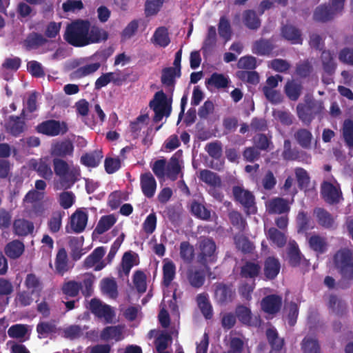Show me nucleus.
<instances>
[{
  "mask_svg": "<svg viewBox=\"0 0 353 353\" xmlns=\"http://www.w3.org/2000/svg\"><path fill=\"white\" fill-rule=\"evenodd\" d=\"M74 145L69 139H65L52 143L50 154L54 174L59 178L60 183L65 190L71 188L80 180L81 170L77 165H69L64 160L74 155Z\"/></svg>",
  "mask_w": 353,
  "mask_h": 353,
  "instance_id": "nucleus-1",
  "label": "nucleus"
},
{
  "mask_svg": "<svg viewBox=\"0 0 353 353\" xmlns=\"http://www.w3.org/2000/svg\"><path fill=\"white\" fill-rule=\"evenodd\" d=\"M88 28V20H74L67 26L63 38L68 43L74 47L86 46Z\"/></svg>",
  "mask_w": 353,
  "mask_h": 353,
  "instance_id": "nucleus-2",
  "label": "nucleus"
},
{
  "mask_svg": "<svg viewBox=\"0 0 353 353\" xmlns=\"http://www.w3.org/2000/svg\"><path fill=\"white\" fill-rule=\"evenodd\" d=\"M324 110L323 102L307 94L304 102L296 105L299 119L306 125H310L316 117H321Z\"/></svg>",
  "mask_w": 353,
  "mask_h": 353,
  "instance_id": "nucleus-3",
  "label": "nucleus"
},
{
  "mask_svg": "<svg viewBox=\"0 0 353 353\" xmlns=\"http://www.w3.org/2000/svg\"><path fill=\"white\" fill-rule=\"evenodd\" d=\"M334 268L341 276V278L353 280V250L348 248H341L332 257Z\"/></svg>",
  "mask_w": 353,
  "mask_h": 353,
  "instance_id": "nucleus-4",
  "label": "nucleus"
},
{
  "mask_svg": "<svg viewBox=\"0 0 353 353\" xmlns=\"http://www.w3.org/2000/svg\"><path fill=\"white\" fill-rule=\"evenodd\" d=\"M94 276L91 274H85L81 281H69L65 282L61 288L63 293L70 297L77 296L79 292L85 296L89 297L93 292Z\"/></svg>",
  "mask_w": 353,
  "mask_h": 353,
  "instance_id": "nucleus-5",
  "label": "nucleus"
},
{
  "mask_svg": "<svg viewBox=\"0 0 353 353\" xmlns=\"http://www.w3.org/2000/svg\"><path fill=\"white\" fill-rule=\"evenodd\" d=\"M172 97L168 98L163 90L157 92L149 103L150 108L154 112L153 122L159 123L163 117H170L172 112Z\"/></svg>",
  "mask_w": 353,
  "mask_h": 353,
  "instance_id": "nucleus-6",
  "label": "nucleus"
},
{
  "mask_svg": "<svg viewBox=\"0 0 353 353\" xmlns=\"http://www.w3.org/2000/svg\"><path fill=\"white\" fill-rule=\"evenodd\" d=\"M232 194L234 200L242 205L248 214L256 212L255 196L252 192L245 190L243 186L234 185L232 188Z\"/></svg>",
  "mask_w": 353,
  "mask_h": 353,
  "instance_id": "nucleus-7",
  "label": "nucleus"
},
{
  "mask_svg": "<svg viewBox=\"0 0 353 353\" xmlns=\"http://www.w3.org/2000/svg\"><path fill=\"white\" fill-rule=\"evenodd\" d=\"M214 300L216 304L225 306L234 300L236 290L232 283L217 282L214 284Z\"/></svg>",
  "mask_w": 353,
  "mask_h": 353,
  "instance_id": "nucleus-8",
  "label": "nucleus"
},
{
  "mask_svg": "<svg viewBox=\"0 0 353 353\" xmlns=\"http://www.w3.org/2000/svg\"><path fill=\"white\" fill-rule=\"evenodd\" d=\"M36 131L48 137H57L63 135L68 131V124L65 121L54 119H48L39 123Z\"/></svg>",
  "mask_w": 353,
  "mask_h": 353,
  "instance_id": "nucleus-9",
  "label": "nucleus"
},
{
  "mask_svg": "<svg viewBox=\"0 0 353 353\" xmlns=\"http://www.w3.org/2000/svg\"><path fill=\"white\" fill-rule=\"evenodd\" d=\"M216 245L212 238L205 237L199 243L198 261L202 265L216 261Z\"/></svg>",
  "mask_w": 353,
  "mask_h": 353,
  "instance_id": "nucleus-10",
  "label": "nucleus"
},
{
  "mask_svg": "<svg viewBox=\"0 0 353 353\" xmlns=\"http://www.w3.org/2000/svg\"><path fill=\"white\" fill-rule=\"evenodd\" d=\"M326 305L330 313L337 317L343 318L348 314L347 303L342 297L335 294H330L328 296Z\"/></svg>",
  "mask_w": 353,
  "mask_h": 353,
  "instance_id": "nucleus-11",
  "label": "nucleus"
},
{
  "mask_svg": "<svg viewBox=\"0 0 353 353\" xmlns=\"http://www.w3.org/2000/svg\"><path fill=\"white\" fill-rule=\"evenodd\" d=\"M282 157L285 161L307 162L311 157L305 152L299 150L296 147L292 148V143L289 139H285L283 143Z\"/></svg>",
  "mask_w": 353,
  "mask_h": 353,
  "instance_id": "nucleus-12",
  "label": "nucleus"
},
{
  "mask_svg": "<svg viewBox=\"0 0 353 353\" xmlns=\"http://www.w3.org/2000/svg\"><path fill=\"white\" fill-rule=\"evenodd\" d=\"M321 194L323 200L330 205L337 204L343 199L340 187H336L328 181L321 183Z\"/></svg>",
  "mask_w": 353,
  "mask_h": 353,
  "instance_id": "nucleus-13",
  "label": "nucleus"
},
{
  "mask_svg": "<svg viewBox=\"0 0 353 353\" xmlns=\"http://www.w3.org/2000/svg\"><path fill=\"white\" fill-rule=\"evenodd\" d=\"M90 310L98 318H103L106 322L111 323L114 316V311L111 307L96 298L92 299L90 302Z\"/></svg>",
  "mask_w": 353,
  "mask_h": 353,
  "instance_id": "nucleus-14",
  "label": "nucleus"
},
{
  "mask_svg": "<svg viewBox=\"0 0 353 353\" xmlns=\"http://www.w3.org/2000/svg\"><path fill=\"white\" fill-rule=\"evenodd\" d=\"M282 297L277 294H270L263 297L261 302L262 310L268 314H276L281 308Z\"/></svg>",
  "mask_w": 353,
  "mask_h": 353,
  "instance_id": "nucleus-15",
  "label": "nucleus"
},
{
  "mask_svg": "<svg viewBox=\"0 0 353 353\" xmlns=\"http://www.w3.org/2000/svg\"><path fill=\"white\" fill-rule=\"evenodd\" d=\"M50 43H52V41L46 38L42 34L32 32L26 36L23 45L27 50H37Z\"/></svg>",
  "mask_w": 353,
  "mask_h": 353,
  "instance_id": "nucleus-16",
  "label": "nucleus"
},
{
  "mask_svg": "<svg viewBox=\"0 0 353 353\" xmlns=\"http://www.w3.org/2000/svg\"><path fill=\"white\" fill-rule=\"evenodd\" d=\"M105 253V250L103 247H98L95 248L90 254H89L84 260V267L86 268H91L97 265L94 270L99 271L105 267L103 262L101 260Z\"/></svg>",
  "mask_w": 353,
  "mask_h": 353,
  "instance_id": "nucleus-17",
  "label": "nucleus"
},
{
  "mask_svg": "<svg viewBox=\"0 0 353 353\" xmlns=\"http://www.w3.org/2000/svg\"><path fill=\"white\" fill-rule=\"evenodd\" d=\"M265 335L268 343L271 347L269 353H285L283 351L285 345V340L283 338L279 337L276 329L274 327H269L265 331Z\"/></svg>",
  "mask_w": 353,
  "mask_h": 353,
  "instance_id": "nucleus-18",
  "label": "nucleus"
},
{
  "mask_svg": "<svg viewBox=\"0 0 353 353\" xmlns=\"http://www.w3.org/2000/svg\"><path fill=\"white\" fill-rule=\"evenodd\" d=\"M88 214L83 210H77L70 216V227L72 230L77 234L83 232L87 225Z\"/></svg>",
  "mask_w": 353,
  "mask_h": 353,
  "instance_id": "nucleus-19",
  "label": "nucleus"
},
{
  "mask_svg": "<svg viewBox=\"0 0 353 353\" xmlns=\"http://www.w3.org/2000/svg\"><path fill=\"white\" fill-rule=\"evenodd\" d=\"M140 185L143 195L148 198H152L157 190V181L151 172H148L141 174Z\"/></svg>",
  "mask_w": 353,
  "mask_h": 353,
  "instance_id": "nucleus-20",
  "label": "nucleus"
},
{
  "mask_svg": "<svg viewBox=\"0 0 353 353\" xmlns=\"http://www.w3.org/2000/svg\"><path fill=\"white\" fill-rule=\"evenodd\" d=\"M281 35L291 44L301 45L303 43V39L301 30L293 25L283 26L281 29Z\"/></svg>",
  "mask_w": 353,
  "mask_h": 353,
  "instance_id": "nucleus-21",
  "label": "nucleus"
},
{
  "mask_svg": "<svg viewBox=\"0 0 353 353\" xmlns=\"http://www.w3.org/2000/svg\"><path fill=\"white\" fill-rule=\"evenodd\" d=\"M275 48L272 39L261 38L253 43L252 52L258 56H269Z\"/></svg>",
  "mask_w": 353,
  "mask_h": 353,
  "instance_id": "nucleus-22",
  "label": "nucleus"
},
{
  "mask_svg": "<svg viewBox=\"0 0 353 353\" xmlns=\"http://www.w3.org/2000/svg\"><path fill=\"white\" fill-rule=\"evenodd\" d=\"M337 12L330 4H321L317 6L313 13V19L317 22L325 23L332 20Z\"/></svg>",
  "mask_w": 353,
  "mask_h": 353,
  "instance_id": "nucleus-23",
  "label": "nucleus"
},
{
  "mask_svg": "<svg viewBox=\"0 0 353 353\" xmlns=\"http://www.w3.org/2000/svg\"><path fill=\"white\" fill-rule=\"evenodd\" d=\"M309 248L317 256L325 254L328 250V242L325 237L319 234H312L307 240Z\"/></svg>",
  "mask_w": 353,
  "mask_h": 353,
  "instance_id": "nucleus-24",
  "label": "nucleus"
},
{
  "mask_svg": "<svg viewBox=\"0 0 353 353\" xmlns=\"http://www.w3.org/2000/svg\"><path fill=\"white\" fill-rule=\"evenodd\" d=\"M108 39V33L107 31L98 26H91L89 21L88 33L87 34L86 46L92 43H99L105 41Z\"/></svg>",
  "mask_w": 353,
  "mask_h": 353,
  "instance_id": "nucleus-25",
  "label": "nucleus"
},
{
  "mask_svg": "<svg viewBox=\"0 0 353 353\" xmlns=\"http://www.w3.org/2000/svg\"><path fill=\"white\" fill-rule=\"evenodd\" d=\"M163 262L161 285L165 288H169L176 277V265L169 259H165Z\"/></svg>",
  "mask_w": 353,
  "mask_h": 353,
  "instance_id": "nucleus-26",
  "label": "nucleus"
},
{
  "mask_svg": "<svg viewBox=\"0 0 353 353\" xmlns=\"http://www.w3.org/2000/svg\"><path fill=\"white\" fill-rule=\"evenodd\" d=\"M6 131L14 137H19L26 129V123L24 120L21 119V117L10 116L9 121L6 126Z\"/></svg>",
  "mask_w": 353,
  "mask_h": 353,
  "instance_id": "nucleus-27",
  "label": "nucleus"
},
{
  "mask_svg": "<svg viewBox=\"0 0 353 353\" xmlns=\"http://www.w3.org/2000/svg\"><path fill=\"white\" fill-rule=\"evenodd\" d=\"M303 89L301 82L294 79L288 80L284 86V92L290 100L296 101L301 95Z\"/></svg>",
  "mask_w": 353,
  "mask_h": 353,
  "instance_id": "nucleus-28",
  "label": "nucleus"
},
{
  "mask_svg": "<svg viewBox=\"0 0 353 353\" xmlns=\"http://www.w3.org/2000/svg\"><path fill=\"white\" fill-rule=\"evenodd\" d=\"M281 263L278 259L268 256L264 262V274L270 280L274 279L279 274Z\"/></svg>",
  "mask_w": 353,
  "mask_h": 353,
  "instance_id": "nucleus-29",
  "label": "nucleus"
},
{
  "mask_svg": "<svg viewBox=\"0 0 353 353\" xmlns=\"http://www.w3.org/2000/svg\"><path fill=\"white\" fill-rule=\"evenodd\" d=\"M186 277L190 285L194 288H201L205 281V275L203 270L196 268H189L186 272Z\"/></svg>",
  "mask_w": 353,
  "mask_h": 353,
  "instance_id": "nucleus-30",
  "label": "nucleus"
},
{
  "mask_svg": "<svg viewBox=\"0 0 353 353\" xmlns=\"http://www.w3.org/2000/svg\"><path fill=\"white\" fill-rule=\"evenodd\" d=\"M288 263L292 267H298L301 263H307V261L301 254L299 245L294 243L290 244L287 252Z\"/></svg>",
  "mask_w": 353,
  "mask_h": 353,
  "instance_id": "nucleus-31",
  "label": "nucleus"
},
{
  "mask_svg": "<svg viewBox=\"0 0 353 353\" xmlns=\"http://www.w3.org/2000/svg\"><path fill=\"white\" fill-rule=\"evenodd\" d=\"M34 229L33 223L23 219H16L13 223V230L17 236H28L33 232Z\"/></svg>",
  "mask_w": 353,
  "mask_h": 353,
  "instance_id": "nucleus-32",
  "label": "nucleus"
},
{
  "mask_svg": "<svg viewBox=\"0 0 353 353\" xmlns=\"http://www.w3.org/2000/svg\"><path fill=\"white\" fill-rule=\"evenodd\" d=\"M180 69L173 67L164 68L161 71V83L168 88H174L176 77H180Z\"/></svg>",
  "mask_w": 353,
  "mask_h": 353,
  "instance_id": "nucleus-33",
  "label": "nucleus"
},
{
  "mask_svg": "<svg viewBox=\"0 0 353 353\" xmlns=\"http://www.w3.org/2000/svg\"><path fill=\"white\" fill-rule=\"evenodd\" d=\"M151 42L162 48L167 47L170 43L168 28L164 26L157 28L151 38Z\"/></svg>",
  "mask_w": 353,
  "mask_h": 353,
  "instance_id": "nucleus-34",
  "label": "nucleus"
},
{
  "mask_svg": "<svg viewBox=\"0 0 353 353\" xmlns=\"http://www.w3.org/2000/svg\"><path fill=\"white\" fill-rule=\"evenodd\" d=\"M198 307L206 319H211L213 316L212 306L209 301L207 293H201L196 298Z\"/></svg>",
  "mask_w": 353,
  "mask_h": 353,
  "instance_id": "nucleus-35",
  "label": "nucleus"
},
{
  "mask_svg": "<svg viewBox=\"0 0 353 353\" xmlns=\"http://www.w3.org/2000/svg\"><path fill=\"white\" fill-rule=\"evenodd\" d=\"M182 155V150H178L170 159L166 166V174L169 178L174 180L181 172L179 158Z\"/></svg>",
  "mask_w": 353,
  "mask_h": 353,
  "instance_id": "nucleus-36",
  "label": "nucleus"
},
{
  "mask_svg": "<svg viewBox=\"0 0 353 353\" xmlns=\"http://www.w3.org/2000/svg\"><path fill=\"white\" fill-rule=\"evenodd\" d=\"M270 214H283L290 210L287 201L283 198L276 197L271 199L267 205Z\"/></svg>",
  "mask_w": 353,
  "mask_h": 353,
  "instance_id": "nucleus-37",
  "label": "nucleus"
},
{
  "mask_svg": "<svg viewBox=\"0 0 353 353\" xmlns=\"http://www.w3.org/2000/svg\"><path fill=\"white\" fill-rule=\"evenodd\" d=\"M103 158L102 151L96 150L87 152L81 157L80 162L87 167L95 168L99 165Z\"/></svg>",
  "mask_w": 353,
  "mask_h": 353,
  "instance_id": "nucleus-38",
  "label": "nucleus"
},
{
  "mask_svg": "<svg viewBox=\"0 0 353 353\" xmlns=\"http://www.w3.org/2000/svg\"><path fill=\"white\" fill-rule=\"evenodd\" d=\"M294 137L297 143L302 148H311L313 136L310 130L305 128H300L295 132Z\"/></svg>",
  "mask_w": 353,
  "mask_h": 353,
  "instance_id": "nucleus-39",
  "label": "nucleus"
},
{
  "mask_svg": "<svg viewBox=\"0 0 353 353\" xmlns=\"http://www.w3.org/2000/svg\"><path fill=\"white\" fill-rule=\"evenodd\" d=\"M318 223L325 229L332 228L334 219L332 215L324 208H316L314 210Z\"/></svg>",
  "mask_w": 353,
  "mask_h": 353,
  "instance_id": "nucleus-40",
  "label": "nucleus"
},
{
  "mask_svg": "<svg viewBox=\"0 0 353 353\" xmlns=\"http://www.w3.org/2000/svg\"><path fill=\"white\" fill-rule=\"evenodd\" d=\"M199 179L209 186L221 187L222 181L219 175L209 170H201L199 172Z\"/></svg>",
  "mask_w": 353,
  "mask_h": 353,
  "instance_id": "nucleus-41",
  "label": "nucleus"
},
{
  "mask_svg": "<svg viewBox=\"0 0 353 353\" xmlns=\"http://www.w3.org/2000/svg\"><path fill=\"white\" fill-rule=\"evenodd\" d=\"M243 22L250 30H256L261 26V19L253 10H246L243 12Z\"/></svg>",
  "mask_w": 353,
  "mask_h": 353,
  "instance_id": "nucleus-42",
  "label": "nucleus"
},
{
  "mask_svg": "<svg viewBox=\"0 0 353 353\" xmlns=\"http://www.w3.org/2000/svg\"><path fill=\"white\" fill-rule=\"evenodd\" d=\"M24 245L19 240H13L8 243L4 249L6 254L10 259H16L24 252Z\"/></svg>",
  "mask_w": 353,
  "mask_h": 353,
  "instance_id": "nucleus-43",
  "label": "nucleus"
},
{
  "mask_svg": "<svg viewBox=\"0 0 353 353\" xmlns=\"http://www.w3.org/2000/svg\"><path fill=\"white\" fill-rule=\"evenodd\" d=\"M235 315L239 321L246 325H256V323L252 322V316L251 310L241 304L237 305L235 308Z\"/></svg>",
  "mask_w": 353,
  "mask_h": 353,
  "instance_id": "nucleus-44",
  "label": "nucleus"
},
{
  "mask_svg": "<svg viewBox=\"0 0 353 353\" xmlns=\"http://www.w3.org/2000/svg\"><path fill=\"white\" fill-rule=\"evenodd\" d=\"M101 288L103 293L111 299H117L119 295L117 283L112 278L103 279L101 281Z\"/></svg>",
  "mask_w": 353,
  "mask_h": 353,
  "instance_id": "nucleus-45",
  "label": "nucleus"
},
{
  "mask_svg": "<svg viewBox=\"0 0 353 353\" xmlns=\"http://www.w3.org/2000/svg\"><path fill=\"white\" fill-rule=\"evenodd\" d=\"M230 80L228 77L217 72H214L210 77L205 80L207 86H212L217 89L225 88L228 86Z\"/></svg>",
  "mask_w": 353,
  "mask_h": 353,
  "instance_id": "nucleus-46",
  "label": "nucleus"
},
{
  "mask_svg": "<svg viewBox=\"0 0 353 353\" xmlns=\"http://www.w3.org/2000/svg\"><path fill=\"white\" fill-rule=\"evenodd\" d=\"M323 69L325 73L332 75L334 73L336 64L334 61V54L330 50H323L321 55Z\"/></svg>",
  "mask_w": 353,
  "mask_h": 353,
  "instance_id": "nucleus-47",
  "label": "nucleus"
},
{
  "mask_svg": "<svg viewBox=\"0 0 353 353\" xmlns=\"http://www.w3.org/2000/svg\"><path fill=\"white\" fill-rule=\"evenodd\" d=\"M234 241L236 248L244 254L252 253L254 249L253 243L243 234H236Z\"/></svg>",
  "mask_w": 353,
  "mask_h": 353,
  "instance_id": "nucleus-48",
  "label": "nucleus"
},
{
  "mask_svg": "<svg viewBox=\"0 0 353 353\" xmlns=\"http://www.w3.org/2000/svg\"><path fill=\"white\" fill-rule=\"evenodd\" d=\"M190 212L196 217L205 221L209 220L211 216L210 211L196 200L190 203Z\"/></svg>",
  "mask_w": 353,
  "mask_h": 353,
  "instance_id": "nucleus-49",
  "label": "nucleus"
},
{
  "mask_svg": "<svg viewBox=\"0 0 353 353\" xmlns=\"http://www.w3.org/2000/svg\"><path fill=\"white\" fill-rule=\"evenodd\" d=\"M261 266L258 263L247 261L241 268V276L245 279H254L259 275Z\"/></svg>",
  "mask_w": 353,
  "mask_h": 353,
  "instance_id": "nucleus-50",
  "label": "nucleus"
},
{
  "mask_svg": "<svg viewBox=\"0 0 353 353\" xmlns=\"http://www.w3.org/2000/svg\"><path fill=\"white\" fill-rule=\"evenodd\" d=\"M83 244V237L80 238L72 236L70 238L68 245L71 250V256L73 260L77 261L83 255L82 247Z\"/></svg>",
  "mask_w": 353,
  "mask_h": 353,
  "instance_id": "nucleus-51",
  "label": "nucleus"
},
{
  "mask_svg": "<svg viewBox=\"0 0 353 353\" xmlns=\"http://www.w3.org/2000/svg\"><path fill=\"white\" fill-rule=\"evenodd\" d=\"M303 353H321V346L318 339L312 336H305L301 342Z\"/></svg>",
  "mask_w": 353,
  "mask_h": 353,
  "instance_id": "nucleus-52",
  "label": "nucleus"
},
{
  "mask_svg": "<svg viewBox=\"0 0 353 353\" xmlns=\"http://www.w3.org/2000/svg\"><path fill=\"white\" fill-rule=\"evenodd\" d=\"M116 221L117 220L112 214L101 216L94 229V232L98 234H103L110 229Z\"/></svg>",
  "mask_w": 353,
  "mask_h": 353,
  "instance_id": "nucleus-53",
  "label": "nucleus"
},
{
  "mask_svg": "<svg viewBox=\"0 0 353 353\" xmlns=\"http://www.w3.org/2000/svg\"><path fill=\"white\" fill-rule=\"evenodd\" d=\"M57 272L63 275L68 271V254L65 248H60L57 254L55 260Z\"/></svg>",
  "mask_w": 353,
  "mask_h": 353,
  "instance_id": "nucleus-54",
  "label": "nucleus"
},
{
  "mask_svg": "<svg viewBox=\"0 0 353 353\" xmlns=\"http://www.w3.org/2000/svg\"><path fill=\"white\" fill-rule=\"evenodd\" d=\"M180 257L185 263H191L194 257V249L189 241H182L179 246Z\"/></svg>",
  "mask_w": 353,
  "mask_h": 353,
  "instance_id": "nucleus-55",
  "label": "nucleus"
},
{
  "mask_svg": "<svg viewBox=\"0 0 353 353\" xmlns=\"http://www.w3.org/2000/svg\"><path fill=\"white\" fill-rule=\"evenodd\" d=\"M216 43V32L214 26H210L208 30V34L205 39L204 40L202 51L203 54L210 52L215 46Z\"/></svg>",
  "mask_w": 353,
  "mask_h": 353,
  "instance_id": "nucleus-56",
  "label": "nucleus"
},
{
  "mask_svg": "<svg viewBox=\"0 0 353 353\" xmlns=\"http://www.w3.org/2000/svg\"><path fill=\"white\" fill-rule=\"evenodd\" d=\"M122 331L118 326L105 327L101 332L100 336L102 340L108 341L114 339L118 341L121 339Z\"/></svg>",
  "mask_w": 353,
  "mask_h": 353,
  "instance_id": "nucleus-57",
  "label": "nucleus"
},
{
  "mask_svg": "<svg viewBox=\"0 0 353 353\" xmlns=\"http://www.w3.org/2000/svg\"><path fill=\"white\" fill-rule=\"evenodd\" d=\"M342 132L346 145L349 148H353V121L352 119H347L344 121Z\"/></svg>",
  "mask_w": 353,
  "mask_h": 353,
  "instance_id": "nucleus-58",
  "label": "nucleus"
},
{
  "mask_svg": "<svg viewBox=\"0 0 353 353\" xmlns=\"http://www.w3.org/2000/svg\"><path fill=\"white\" fill-rule=\"evenodd\" d=\"M164 0H146L144 12L146 17L157 15L161 10Z\"/></svg>",
  "mask_w": 353,
  "mask_h": 353,
  "instance_id": "nucleus-59",
  "label": "nucleus"
},
{
  "mask_svg": "<svg viewBox=\"0 0 353 353\" xmlns=\"http://www.w3.org/2000/svg\"><path fill=\"white\" fill-rule=\"evenodd\" d=\"M37 332L39 339L47 337L49 334L56 333V325L48 321H41L37 325Z\"/></svg>",
  "mask_w": 353,
  "mask_h": 353,
  "instance_id": "nucleus-60",
  "label": "nucleus"
},
{
  "mask_svg": "<svg viewBox=\"0 0 353 353\" xmlns=\"http://www.w3.org/2000/svg\"><path fill=\"white\" fill-rule=\"evenodd\" d=\"M228 217L231 224L240 232H243L245 230L247 222L240 212L232 210L229 212Z\"/></svg>",
  "mask_w": 353,
  "mask_h": 353,
  "instance_id": "nucleus-61",
  "label": "nucleus"
},
{
  "mask_svg": "<svg viewBox=\"0 0 353 353\" xmlns=\"http://www.w3.org/2000/svg\"><path fill=\"white\" fill-rule=\"evenodd\" d=\"M296 221L299 232H304L313 228L310 217L308 216L307 214L303 211L299 212Z\"/></svg>",
  "mask_w": 353,
  "mask_h": 353,
  "instance_id": "nucleus-62",
  "label": "nucleus"
},
{
  "mask_svg": "<svg viewBox=\"0 0 353 353\" xmlns=\"http://www.w3.org/2000/svg\"><path fill=\"white\" fill-rule=\"evenodd\" d=\"M146 275L141 270H137L133 275V283L139 293H144L147 289Z\"/></svg>",
  "mask_w": 353,
  "mask_h": 353,
  "instance_id": "nucleus-63",
  "label": "nucleus"
},
{
  "mask_svg": "<svg viewBox=\"0 0 353 353\" xmlns=\"http://www.w3.org/2000/svg\"><path fill=\"white\" fill-rule=\"evenodd\" d=\"M172 341L171 335L168 332H161L155 339V347L158 353L165 352L168 343Z\"/></svg>",
  "mask_w": 353,
  "mask_h": 353,
  "instance_id": "nucleus-64",
  "label": "nucleus"
}]
</instances>
